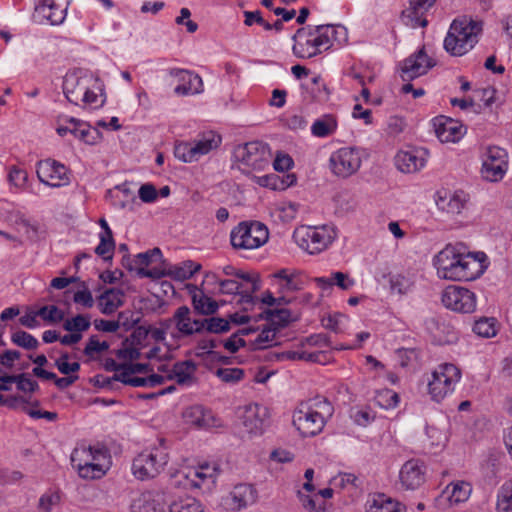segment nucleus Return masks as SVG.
Instances as JSON below:
<instances>
[{"instance_id": "f8f14e48", "label": "nucleus", "mask_w": 512, "mask_h": 512, "mask_svg": "<svg viewBox=\"0 0 512 512\" xmlns=\"http://www.w3.org/2000/svg\"><path fill=\"white\" fill-rule=\"evenodd\" d=\"M236 417L245 432L252 436L263 435L272 424L271 410L258 403H248L238 407Z\"/></svg>"}, {"instance_id": "13d9d810", "label": "nucleus", "mask_w": 512, "mask_h": 512, "mask_svg": "<svg viewBox=\"0 0 512 512\" xmlns=\"http://www.w3.org/2000/svg\"><path fill=\"white\" fill-rule=\"evenodd\" d=\"M255 182L262 187L269 188L272 190H284L285 185L283 184L281 177L277 174L271 173L263 176H255Z\"/></svg>"}, {"instance_id": "bb28decb", "label": "nucleus", "mask_w": 512, "mask_h": 512, "mask_svg": "<svg viewBox=\"0 0 512 512\" xmlns=\"http://www.w3.org/2000/svg\"><path fill=\"white\" fill-rule=\"evenodd\" d=\"M169 74L178 79L180 82L174 88V93L177 95H190L199 94L203 91L202 78L189 70L173 68L169 71Z\"/></svg>"}, {"instance_id": "f3484780", "label": "nucleus", "mask_w": 512, "mask_h": 512, "mask_svg": "<svg viewBox=\"0 0 512 512\" xmlns=\"http://www.w3.org/2000/svg\"><path fill=\"white\" fill-rule=\"evenodd\" d=\"M36 173L41 183L53 188L67 186L71 181L68 168L53 159L39 161Z\"/></svg>"}, {"instance_id": "9b49d317", "label": "nucleus", "mask_w": 512, "mask_h": 512, "mask_svg": "<svg viewBox=\"0 0 512 512\" xmlns=\"http://www.w3.org/2000/svg\"><path fill=\"white\" fill-rule=\"evenodd\" d=\"M269 239L268 228L258 221H243L230 233L234 249L252 250L264 245Z\"/></svg>"}, {"instance_id": "20e7f679", "label": "nucleus", "mask_w": 512, "mask_h": 512, "mask_svg": "<svg viewBox=\"0 0 512 512\" xmlns=\"http://www.w3.org/2000/svg\"><path fill=\"white\" fill-rule=\"evenodd\" d=\"M338 29L345 31L343 26L317 25L312 28H299L293 35V53L298 58H312L331 45V39L336 38Z\"/></svg>"}, {"instance_id": "4c0bfd02", "label": "nucleus", "mask_w": 512, "mask_h": 512, "mask_svg": "<svg viewBox=\"0 0 512 512\" xmlns=\"http://www.w3.org/2000/svg\"><path fill=\"white\" fill-rule=\"evenodd\" d=\"M435 126L437 136L442 142H456L464 133L463 125L452 119H445L443 122L439 121L435 123Z\"/></svg>"}, {"instance_id": "bf43d9fd", "label": "nucleus", "mask_w": 512, "mask_h": 512, "mask_svg": "<svg viewBox=\"0 0 512 512\" xmlns=\"http://www.w3.org/2000/svg\"><path fill=\"white\" fill-rule=\"evenodd\" d=\"M11 340L14 344L27 350L35 349L38 346L37 339L33 335L22 330L13 333Z\"/></svg>"}, {"instance_id": "c85d7f7f", "label": "nucleus", "mask_w": 512, "mask_h": 512, "mask_svg": "<svg viewBox=\"0 0 512 512\" xmlns=\"http://www.w3.org/2000/svg\"><path fill=\"white\" fill-rule=\"evenodd\" d=\"M131 512H162L163 496L154 491H143L133 496L130 503Z\"/></svg>"}, {"instance_id": "58836bf2", "label": "nucleus", "mask_w": 512, "mask_h": 512, "mask_svg": "<svg viewBox=\"0 0 512 512\" xmlns=\"http://www.w3.org/2000/svg\"><path fill=\"white\" fill-rule=\"evenodd\" d=\"M338 127L337 117L334 114H324L317 118L311 125V133L318 138L333 135Z\"/></svg>"}, {"instance_id": "f257e3e1", "label": "nucleus", "mask_w": 512, "mask_h": 512, "mask_svg": "<svg viewBox=\"0 0 512 512\" xmlns=\"http://www.w3.org/2000/svg\"><path fill=\"white\" fill-rule=\"evenodd\" d=\"M132 342L129 344L126 340L122 347L116 351V359L107 358L104 362L106 371L113 372L111 377L102 380L101 384H111V381L121 382L126 385H143L147 384L146 377H139L138 374H148L150 368L148 364L133 363L141 356L138 348L133 346ZM94 384H100L98 376L91 379Z\"/></svg>"}, {"instance_id": "393cba45", "label": "nucleus", "mask_w": 512, "mask_h": 512, "mask_svg": "<svg viewBox=\"0 0 512 512\" xmlns=\"http://www.w3.org/2000/svg\"><path fill=\"white\" fill-rule=\"evenodd\" d=\"M67 6L59 3V0H37L33 19L37 23H50L59 25L66 18Z\"/></svg>"}, {"instance_id": "7ed1b4c3", "label": "nucleus", "mask_w": 512, "mask_h": 512, "mask_svg": "<svg viewBox=\"0 0 512 512\" xmlns=\"http://www.w3.org/2000/svg\"><path fill=\"white\" fill-rule=\"evenodd\" d=\"M71 461L80 478L98 480L103 478L112 466L110 451L103 445H79L72 454Z\"/></svg>"}, {"instance_id": "5fc2aeb1", "label": "nucleus", "mask_w": 512, "mask_h": 512, "mask_svg": "<svg viewBox=\"0 0 512 512\" xmlns=\"http://www.w3.org/2000/svg\"><path fill=\"white\" fill-rule=\"evenodd\" d=\"M90 325V316L78 314L71 319H67L63 324V328L68 332L81 334V332L88 330Z\"/></svg>"}, {"instance_id": "1a4fd4ad", "label": "nucleus", "mask_w": 512, "mask_h": 512, "mask_svg": "<svg viewBox=\"0 0 512 512\" xmlns=\"http://www.w3.org/2000/svg\"><path fill=\"white\" fill-rule=\"evenodd\" d=\"M270 159V148L261 141L247 142L236 146L233 150V160L238 169L245 174L265 170L269 167Z\"/></svg>"}, {"instance_id": "c9c22d12", "label": "nucleus", "mask_w": 512, "mask_h": 512, "mask_svg": "<svg viewBox=\"0 0 512 512\" xmlns=\"http://www.w3.org/2000/svg\"><path fill=\"white\" fill-rule=\"evenodd\" d=\"M314 281L317 286L323 290L337 286L341 290L347 291L355 285V280L353 278H351L347 273L340 271L333 272L328 277H316Z\"/></svg>"}, {"instance_id": "473e14b6", "label": "nucleus", "mask_w": 512, "mask_h": 512, "mask_svg": "<svg viewBox=\"0 0 512 512\" xmlns=\"http://www.w3.org/2000/svg\"><path fill=\"white\" fill-rule=\"evenodd\" d=\"M467 202V196L463 191H457L453 194L445 193L439 195L436 200L437 207L448 214L458 215L464 209Z\"/></svg>"}, {"instance_id": "39448f33", "label": "nucleus", "mask_w": 512, "mask_h": 512, "mask_svg": "<svg viewBox=\"0 0 512 512\" xmlns=\"http://www.w3.org/2000/svg\"><path fill=\"white\" fill-rule=\"evenodd\" d=\"M168 461V447L163 439H159L137 454L133 459L131 472L141 481L153 479L164 471Z\"/></svg>"}, {"instance_id": "6ab92c4d", "label": "nucleus", "mask_w": 512, "mask_h": 512, "mask_svg": "<svg viewBox=\"0 0 512 512\" xmlns=\"http://www.w3.org/2000/svg\"><path fill=\"white\" fill-rule=\"evenodd\" d=\"M156 257L159 259L162 258V252L158 247L139 253L134 259H131L129 255H125L122 259V265L130 271H136L139 277L160 279L165 276L163 270L158 268L145 269V267L150 265Z\"/></svg>"}, {"instance_id": "c756f323", "label": "nucleus", "mask_w": 512, "mask_h": 512, "mask_svg": "<svg viewBox=\"0 0 512 512\" xmlns=\"http://www.w3.org/2000/svg\"><path fill=\"white\" fill-rule=\"evenodd\" d=\"M472 493V485L464 480H456L449 483L440 495V499L450 505L466 502Z\"/></svg>"}, {"instance_id": "b1692460", "label": "nucleus", "mask_w": 512, "mask_h": 512, "mask_svg": "<svg viewBox=\"0 0 512 512\" xmlns=\"http://www.w3.org/2000/svg\"><path fill=\"white\" fill-rule=\"evenodd\" d=\"M97 81L89 75H79L77 73H68L63 80V93L67 100L75 105H79L81 98L87 93V89L95 87Z\"/></svg>"}, {"instance_id": "6e6552de", "label": "nucleus", "mask_w": 512, "mask_h": 512, "mask_svg": "<svg viewBox=\"0 0 512 512\" xmlns=\"http://www.w3.org/2000/svg\"><path fill=\"white\" fill-rule=\"evenodd\" d=\"M220 474L219 466L216 463H201L181 467L174 475L175 485L184 488H198L211 490Z\"/></svg>"}, {"instance_id": "aec40b11", "label": "nucleus", "mask_w": 512, "mask_h": 512, "mask_svg": "<svg viewBox=\"0 0 512 512\" xmlns=\"http://www.w3.org/2000/svg\"><path fill=\"white\" fill-rule=\"evenodd\" d=\"M435 65V60L427 55L423 46L401 62L400 76L403 81L409 82L425 75Z\"/></svg>"}, {"instance_id": "2eb2a0df", "label": "nucleus", "mask_w": 512, "mask_h": 512, "mask_svg": "<svg viewBox=\"0 0 512 512\" xmlns=\"http://www.w3.org/2000/svg\"><path fill=\"white\" fill-rule=\"evenodd\" d=\"M508 169L507 152L498 146H489L483 154L481 175L489 182L503 179Z\"/></svg>"}, {"instance_id": "09e8293b", "label": "nucleus", "mask_w": 512, "mask_h": 512, "mask_svg": "<svg viewBox=\"0 0 512 512\" xmlns=\"http://www.w3.org/2000/svg\"><path fill=\"white\" fill-rule=\"evenodd\" d=\"M276 337V330L274 328L267 327L264 328L257 337L251 341L249 345L250 350H258V349H265L270 346L275 345L274 343Z\"/></svg>"}, {"instance_id": "2f4dec72", "label": "nucleus", "mask_w": 512, "mask_h": 512, "mask_svg": "<svg viewBox=\"0 0 512 512\" xmlns=\"http://www.w3.org/2000/svg\"><path fill=\"white\" fill-rule=\"evenodd\" d=\"M428 329L439 345L451 344L457 340V333L444 320L432 318L428 321Z\"/></svg>"}, {"instance_id": "423d86ee", "label": "nucleus", "mask_w": 512, "mask_h": 512, "mask_svg": "<svg viewBox=\"0 0 512 512\" xmlns=\"http://www.w3.org/2000/svg\"><path fill=\"white\" fill-rule=\"evenodd\" d=\"M0 386V405L13 409H21L33 419H44L54 422L57 413L44 411L35 404L32 405V394L36 386Z\"/></svg>"}, {"instance_id": "8fccbe9b", "label": "nucleus", "mask_w": 512, "mask_h": 512, "mask_svg": "<svg viewBox=\"0 0 512 512\" xmlns=\"http://www.w3.org/2000/svg\"><path fill=\"white\" fill-rule=\"evenodd\" d=\"M100 242L95 248V253L102 257L104 260L112 259V255L115 249V241L113 234L100 233Z\"/></svg>"}, {"instance_id": "c03bdc74", "label": "nucleus", "mask_w": 512, "mask_h": 512, "mask_svg": "<svg viewBox=\"0 0 512 512\" xmlns=\"http://www.w3.org/2000/svg\"><path fill=\"white\" fill-rule=\"evenodd\" d=\"M497 512H512V479L505 481L497 492Z\"/></svg>"}, {"instance_id": "e2e57ef3", "label": "nucleus", "mask_w": 512, "mask_h": 512, "mask_svg": "<svg viewBox=\"0 0 512 512\" xmlns=\"http://www.w3.org/2000/svg\"><path fill=\"white\" fill-rule=\"evenodd\" d=\"M174 155L177 159L190 163L195 161V154H193L191 142H180L174 147Z\"/></svg>"}, {"instance_id": "a211bd4d", "label": "nucleus", "mask_w": 512, "mask_h": 512, "mask_svg": "<svg viewBox=\"0 0 512 512\" xmlns=\"http://www.w3.org/2000/svg\"><path fill=\"white\" fill-rule=\"evenodd\" d=\"M443 305L455 312L472 313L476 309V295L467 288L451 285L443 292Z\"/></svg>"}, {"instance_id": "ddd939ff", "label": "nucleus", "mask_w": 512, "mask_h": 512, "mask_svg": "<svg viewBox=\"0 0 512 512\" xmlns=\"http://www.w3.org/2000/svg\"><path fill=\"white\" fill-rule=\"evenodd\" d=\"M363 150L358 147H342L334 151L329 158L332 173L340 178L355 174L362 164Z\"/></svg>"}, {"instance_id": "603ef678", "label": "nucleus", "mask_w": 512, "mask_h": 512, "mask_svg": "<svg viewBox=\"0 0 512 512\" xmlns=\"http://www.w3.org/2000/svg\"><path fill=\"white\" fill-rule=\"evenodd\" d=\"M298 498L302 507L307 512H324L325 505L323 501H320L316 494H306L303 491H298Z\"/></svg>"}, {"instance_id": "e433bc0d", "label": "nucleus", "mask_w": 512, "mask_h": 512, "mask_svg": "<svg viewBox=\"0 0 512 512\" xmlns=\"http://www.w3.org/2000/svg\"><path fill=\"white\" fill-rule=\"evenodd\" d=\"M432 377L428 384H457L461 379V370L452 363H443L433 371Z\"/></svg>"}, {"instance_id": "de8ad7c7", "label": "nucleus", "mask_w": 512, "mask_h": 512, "mask_svg": "<svg viewBox=\"0 0 512 512\" xmlns=\"http://www.w3.org/2000/svg\"><path fill=\"white\" fill-rule=\"evenodd\" d=\"M177 329L183 335H192V320L190 318V309L187 306L179 307L173 316Z\"/></svg>"}, {"instance_id": "49530a36", "label": "nucleus", "mask_w": 512, "mask_h": 512, "mask_svg": "<svg viewBox=\"0 0 512 512\" xmlns=\"http://www.w3.org/2000/svg\"><path fill=\"white\" fill-rule=\"evenodd\" d=\"M473 332L483 338H491L497 334V320L493 317H482L475 321Z\"/></svg>"}, {"instance_id": "4be33fe9", "label": "nucleus", "mask_w": 512, "mask_h": 512, "mask_svg": "<svg viewBox=\"0 0 512 512\" xmlns=\"http://www.w3.org/2000/svg\"><path fill=\"white\" fill-rule=\"evenodd\" d=\"M458 281H472L479 278L488 267V259L484 252L465 253L462 248L459 264Z\"/></svg>"}, {"instance_id": "774afa93", "label": "nucleus", "mask_w": 512, "mask_h": 512, "mask_svg": "<svg viewBox=\"0 0 512 512\" xmlns=\"http://www.w3.org/2000/svg\"><path fill=\"white\" fill-rule=\"evenodd\" d=\"M216 374L222 382H233L242 380L244 371L240 368H220Z\"/></svg>"}, {"instance_id": "0eeeda50", "label": "nucleus", "mask_w": 512, "mask_h": 512, "mask_svg": "<svg viewBox=\"0 0 512 512\" xmlns=\"http://www.w3.org/2000/svg\"><path fill=\"white\" fill-rule=\"evenodd\" d=\"M481 30V24L471 19L454 20L444 39L445 50L453 56L464 55L478 42Z\"/></svg>"}, {"instance_id": "7c9ffc66", "label": "nucleus", "mask_w": 512, "mask_h": 512, "mask_svg": "<svg viewBox=\"0 0 512 512\" xmlns=\"http://www.w3.org/2000/svg\"><path fill=\"white\" fill-rule=\"evenodd\" d=\"M366 512H407L400 501L383 493L373 494L366 503Z\"/></svg>"}, {"instance_id": "37998d69", "label": "nucleus", "mask_w": 512, "mask_h": 512, "mask_svg": "<svg viewBox=\"0 0 512 512\" xmlns=\"http://www.w3.org/2000/svg\"><path fill=\"white\" fill-rule=\"evenodd\" d=\"M349 418L354 425L367 427L376 419V412L368 405H355L349 409Z\"/></svg>"}, {"instance_id": "3c124183", "label": "nucleus", "mask_w": 512, "mask_h": 512, "mask_svg": "<svg viewBox=\"0 0 512 512\" xmlns=\"http://www.w3.org/2000/svg\"><path fill=\"white\" fill-rule=\"evenodd\" d=\"M170 512H205V510L200 501L195 498H185L172 503Z\"/></svg>"}, {"instance_id": "a19ab883", "label": "nucleus", "mask_w": 512, "mask_h": 512, "mask_svg": "<svg viewBox=\"0 0 512 512\" xmlns=\"http://www.w3.org/2000/svg\"><path fill=\"white\" fill-rule=\"evenodd\" d=\"M193 154H195V161L200 157L208 154L211 150L216 149L221 143V137L209 132L204 134L199 139L191 141Z\"/></svg>"}, {"instance_id": "a18cd8bd", "label": "nucleus", "mask_w": 512, "mask_h": 512, "mask_svg": "<svg viewBox=\"0 0 512 512\" xmlns=\"http://www.w3.org/2000/svg\"><path fill=\"white\" fill-rule=\"evenodd\" d=\"M375 402L382 409H394L399 401V395L394 390L388 387H382L376 391Z\"/></svg>"}, {"instance_id": "cd10ccee", "label": "nucleus", "mask_w": 512, "mask_h": 512, "mask_svg": "<svg viewBox=\"0 0 512 512\" xmlns=\"http://www.w3.org/2000/svg\"><path fill=\"white\" fill-rule=\"evenodd\" d=\"M184 419L193 427L199 429L218 428L223 425L222 420L209 409L194 405L184 412Z\"/></svg>"}, {"instance_id": "f03ea898", "label": "nucleus", "mask_w": 512, "mask_h": 512, "mask_svg": "<svg viewBox=\"0 0 512 512\" xmlns=\"http://www.w3.org/2000/svg\"><path fill=\"white\" fill-rule=\"evenodd\" d=\"M334 407L326 398L315 397L300 403L292 414V424L302 437H313L322 432Z\"/></svg>"}, {"instance_id": "5701e85b", "label": "nucleus", "mask_w": 512, "mask_h": 512, "mask_svg": "<svg viewBox=\"0 0 512 512\" xmlns=\"http://www.w3.org/2000/svg\"><path fill=\"white\" fill-rule=\"evenodd\" d=\"M436 0H408L401 12L402 22L413 29L428 25L427 13L434 6Z\"/></svg>"}, {"instance_id": "338daca9", "label": "nucleus", "mask_w": 512, "mask_h": 512, "mask_svg": "<svg viewBox=\"0 0 512 512\" xmlns=\"http://www.w3.org/2000/svg\"><path fill=\"white\" fill-rule=\"evenodd\" d=\"M390 288L392 292L400 295L406 294L411 288V282L402 275H394L390 278Z\"/></svg>"}, {"instance_id": "9d476101", "label": "nucleus", "mask_w": 512, "mask_h": 512, "mask_svg": "<svg viewBox=\"0 0 512 512\" xmlns=\"http://www.w3.org/2000/svg\"><path fill=\"white\" fill-rule=\"evenodd\" d=\"M335 237L334 229L327 225L300 226L293 233L297 245L312 255L319 254L327 249Z\"/></svg>"}, {"instance_id": "79ce46f5", "label": "nucleus", "mask_w": 512, "mask_h": 512, "mask_svg": "<svg viewBox=\"0 0 512 512\" xmlns=\"http://www.w3.org/2000/svg\"><path fill=\"white\" fill-rule=\"evenodd\" d=\"M201 269V265L192 260H186L179 265H173L168 271H164L165 276L177 281H184L191 278Z\"/></svg>"}, {"instance_id": "a878e982", "label": "nucleus", "mask_w": 512, "mask_h": 512, "mask_svg": "<svg viewBox=\"0 0 512 512\" xmlns=\"http://www.w3.org/2000/svg\"><path fill=\"white\" fill-rule=\"evenodd\" d=\"M426 465L417 459L406 461L399 471V481L406 490H415L426 481Z\"/></svg>"}, {"instance_id": "69168bd1", "label": "nucleus", "mask_w": 512, "mask_h": 512, "mask_svg": "<svg viewBox=\"0 0 512 512\" xmlns=\"http://www.w3.org/2000/svg\"><path fill=\"white\" fill-rule=\"evenodd\" d=\"M206 330L210 333L220 334L230 330L229 321L220 317L205 318Z\"/></svg>"}, {"instance_id": "680f3d73", "label": "nucleus", "mask_w": 512, "mask_h": 512, "mask_svg": "<svg viewBox=\"0 0 512 512\" xmlns=\"http://www.w3.org/2000/svg\"><path fill=\"white\" fill-rule=\"evenodd\" d=\"M195 309L203 315H212L218 310V304L215 300L202 296L199 299L193 297Z\"/></svg>"}, {"instance_id": "052dcab7", "label": "nucleus", "mask_w": 512, "mask_h": 512, "mask_svg": "<svg viewBox=\"0 0 512 512\" xmlns=\"http://www.w3.org/2000/svg\"><path fill=\"white\" fill-rule=\"evenodd\" d=\"M33 374H34V376L40 378L42 381L54 380L55 381L54 384H58V385L72 384L77 379V377H72V376L58 378L55 373L47 371V370L43 369L42 367H34Z\"/></svg>"}, {"instance_id": "4468645a", "label": "nucleus", "mask_w": 512, "mask_h": 512, "mask_svg": "<svg viewBox=\"0 0 512 512\" xmlns=\"http://www.w3.org/2000/svg\"><path fill=\"white\" fill-rule=\"evenodd\" d=\"M462 244H448L434 257L433 263L440 278L458 281Z\"/></svg>"}, {"instance_id": "0e129e2a", "label": "nucleus", "mask_w": 512, "mask_h": 512, "mask_svg": "<svg viewBox=\"0 0 512 512\" xmlns=\"http://www.w3.org/2000/svg\"><path fill=\"white\" fill-rule=\"evenodd\" d=\"M39 316L49 322L57 323L63 320L64 313L57 306H43L38 311Z\"/></svg>"}, {"instance_id": "6e6d98bb", "label": "nucleus", "mask_w": 512, "mask_h": 512, "mask_svg": "<svg viewBox=\"0 0 512 512\" xmlns=\"http://www.w3.org/2000/svg\"><path fill=\"white\" fill-rule=\"evenodd\" d=\"M195 371L196 364L192 360H186L184 362L177 363L173 369L178 384H183L186 380L190 379Z\"/></svg>"}, {"instance_id": "864d4df0", "label": "nucleus", "mask_w": 512, "mask_h": 512, "mask_svg": "<svg viewBox=\"0 0 512 512\" xmlns=\"http://www.w3.org/2000/svg\"><path fill=\"white\" fill-rule=\"evenodd\" d=\"M60 493L55 490H49L43 493L38 501L39 512H52L60 503Z\"/></svg>"}, {"instance_id": "f704fd0d", "label": "nucleus", "mask_w": 512, "mask_h": 512, "mask_svg": "<svg viewBox=\"0 0 512 512\" xmlns=\"http://www.w3.org/2000/svg\"><path fill=\"white\" fill-rule=\"evenodd\" d=\"M124 292L111 288L103 292L98 298V307L101 313L110 315L124 304Z\"/></svg>"}, {"instance_id": "72a5a7b5", "label": "nucleus", "mask_w": 512, "mask_h": 512, "mask_svg": "<svg viewBox=\"0 0 512 512\" xmlns=\"http://www.w3.org/2000/svg\"><path fill=\"white\" fill-rule=\"evenodd\" d=\"M66 122L73 126L72 135L86 144L94 145L101 138L100 132L96 128H92L86 122L74 117L67 118Z\"/></svg>"}, {"instance_id": "dca6fc26", "label": "nucleus", "mask_w": 512, "mask_h": 512, "mask_svg": "<svg viewBox=\"0 0 512 512\" xmlns=\"http://www.w3.org/2000/svg\"><path fill=\"white\" fill-rule=\"evenodd\" d=\"M258 492L252 484L240 483L221 498L220 505L226 512H239L256 503Z\"/></svg>"}, {"instance_id": "ea45409f", "label": "nucleus", "mask_w": 512, "mask_h": 512, "mask_svg": "<svg viewBox=\"0 0 512 512\" xmlns=\"http://www.w3.org/2000/svg\"><path fill=\"white\" fill-rule=\"evenodd\" d=\"M260 317L268 321L276 331L293 321L291 311L286 308L266 309L260 314Z\"/></svg>"}, {"instance_id": "412c9836", "label": "nucleus", "mask_w": 512, "mask_h": 512, "mask_svg": "<svg viewBox=\"0 0 512 512\" xmlns=\"http://www.w3.org/2000/svg\"><path fill=\"white\" fill-rule=\"evenodd\" d=\"M430 153L424 147H407L395 156V164L403 173H415L427 164Z\"/></svg>"}, {"instance_id": "4d7b16f0", "label": "nucleus", "mask_w": 512, "mask_h": 512, "mask_svg": "<svg viewBox=\"0 0 512 512\" xmlns=\"http://www.w3.org/2000/svg\"><path fill=\"white\" fill-rule=\"evenodd\" d=\"M85 95L81 98L80 103H84L85 105H89L94 108L101 107L105 99L103 98L102 90L99 86L90 87L87 89V93L84 92Z\"/></svg>"}]
</instances>
